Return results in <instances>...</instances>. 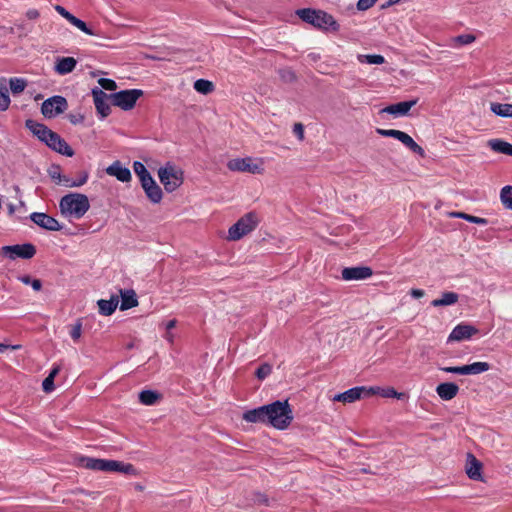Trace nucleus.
<instances>
[{
  "instance_id": "4",
  "label": "nucleus",
  "mask_w": 512,
  "mask_h": 512,
  "mask_svg": "<svg viewBox=\"0 0 512 512\" xmlns=\"http://www.w3.org/2000/svg\"><path fill=\"white\" fill-rule=\"evenodd\" d=\"M297 15L305 22L312 24L314 27L327 29L329 27L336 31L339 25L334 20L333 16L322 11L310 8L299 9Z\"/></svg>"
},
{
  "instance_id": "57",
  "label": "nucleus",
  "mask_w": 512,
  "mask_h": 512,
  "mask_svg": "<svg viewBox=\"0 0 512 512\" xmlns=\"http://www.w3.org/2000/svg\"><path fill=\"white\" fill-rule=\"evenodd\" d=\"M411 296L414 298H421L424 296V291L421 289H412Z\"/></svg>"
},
{
  "instance_id": "63",
  "label": "nucleus",
  "mask_w": 512,
  "mask_h": 512,
  "mask_svg": "<svg viewBox=\"0 0 512 512\" xmlns=\"http://www.w3.org/2000/svg\"><path fill=\"white\" fill-rule=\"evenodd\" d=\"M134 488H135V490H137V491H139V492H142V491H144V489H145V487H144L142 484H140V483H136V484L134 485Z\"/></svg>"
},
{
  "instance_id": "50",
  "label": "nucleus",
  "mask_w": 512,
  "mask_h": 512,
  "mask_svg": "<svg viewBox=\"0 0 512 512\" xmlns=\"http://www.w3.org/2000/svg\"><path fill=\"white\" fill-rule=\"evenodd\" d=\"M55 10L62 16L64 17L67 21H70L71 18L74 16L73 14H71L69 11H67L63 6L61 5H56L55 6Z\"/></svg>"
},
{
  "instance_id": "9",
  "label": "nucleus",
  "mask_w": 512,
  "mask_h": 512,
  "mask_svg": "<svg viewBox=\"0 0 512 512\" xmlns=\"http://www.w3.org/2000/svg\"><path fill=\"white\" fill-rule=\"evenodd\" d=\"M68 102L63 96L55 95L46 99L41 105V112L46 118H55L65 112Z\"/></svg>"
},
{
  "instance_id": "29",
  "label": "nucleus",
  "mask_w": 512,
  "mask_h": 512,
  "mask_svg": "<svg viewBox=\"0 0 512 512\" xmlns=\"http://www.w3.org/2000/svg\"><path fill=\"white\" fill-rule=\"evenodd\" d=\"M458 294L455 292H445L441 298L435 299L431 302L434 307L453 305L458 301Z\"/></svg>"
},
{
  "instance_id": "38",
  "label": "nucleus",
  "mask_w": 512,
  "mask_h": 512,
  "mask_svg": "<svg viewBox=\"0 0 512 512\" xmlns=\"http://www.w3.org/2000/svg\"><path fill=\"white\" fill-rule=\"evenodd\" d=\"M88 180V173L81 172V181H72L67 176L61 175V180L59 182L63 183L66 187H80L84 185Z\"/></svg>"
},
{
  "instance_id": "52",
  "label": "nucleus",
  "mask_w": 512,
  "mask_h": 512,
  "mask_svg": "<svg viewBox=\"0 0 512 512\" xmlns=\"http://www.w3.org/2000/svg\"><path fill=\"white\" fill-rule=\"evenodd\" d=\"M384 397H395L401 399L405 396L404 393H398L394 388H389L383 394Z\"/></svg>"
},
{
  "instance_id": "11",
  "label": "nucleus",
  "mask_w": 512,
  "mask_h": 512,
  "mask_svg": "<svg viewBox=\"0 0 512 512\" xmlns=\"http://www.w3.org/2000/svg\"><path fill=\"white\" fill-rule=\"evenodd\" d=\"M2 255L14 260L16 257L22 259H31L36 254V248L33 244H17L11 246H4L1 249Z\"/></svg>"
},
{
  "instance_id": "16",
  "label": "nucleus",
  "mask_w": 512,
  "mask_h": 512,
  "mask_svg": "<svg viewBox=\"0 0 512 512\" xmlns=\"http://www.w3.org/2000/svg\"><path fill=\"white\" fill-rule=\"evenodd\" d=\"M372 274V269L367 266L347 267L342 270V278L346 281L364 280Z\"/></svg>"
},
{
  "instance_id": "26",
  "label": "nucleus",
  "mask_w": 512,
  "mask_h": 512,
  "mask_svg": "<svg viewBox=\"0 0 512 512\" xmlns=\"http://www.w3.org/2000/svg\"><path fill=\"white\" fill-rule=\"evenodd\" d=\"M121 305L120 310L125 311L138 305L137 295L134 290L120 289Z\"/></svg>"
},
{
  "instance_id": "62",
  "label": "nucleus",
  "mask_w": 512,
  "mask_h": 512,
  "mask_svg": "<svg viewBox=\"0 0 512 512\" xmlns=\"http://www.w3.org/2000/svg\"><path fill=\"white\" fill-rule=\"evenodd\" d=\"M165 338L167 341H169L170 343H173V340H174V335L172 333H170V331H167L166 335H165Z\"/></svg>"
},
{
  "instance_id": "6",
  "label": "nucleus",
  "mask_w": 512,
  "mask_h": 512,
  "mask_svg": "<svg viewBox=\"0 0 512 512\" xmlns=\"http://www.w3.org/2000/svg\"><path fill=\"white\" fill-rule=\"evenodd\" d=\"M257 226V218L254 213H247L241 217L228 230V240L237 241L253 231Z\"/></svg>"
},
{
  "instance_id": "55",
  "label": "nucleus",
  "mask_w": 512,
  "mask_h": 512,
  "mask_svg": "<svg viewBox=\"0 0 512 512\" xmlns=\"http://www.w3.org/2000/svg\"><path fill=\"white\" fill-rule=\"evenodd\" d=\"M49 175L52 179H57L58 181L61 180V174L59 172V168L56 167L53 170L49 171Z\"/></svg>"
},
{
  "instance_id": "10",
  "label": "nucleus",
  "mask_w": 512,
  "mask_h": 512,
  "mask_svg": "<svg viewBox=\"0 0 512 512\" xmlns=\"http://www.w3.org/2000/svg\"><path fill=\"white\" fill-rule=\"evenodd\" d=\"M376 393L375 388H366L365 386H359L351 388L343 393L336 394L333 397V401L342 403H353L363 397H368Z\"/></svg>"
},
{
  "instance_id": "61",
  "label": "nucleus",
  "mask_w": 512,
  "mask_h": 512,
  "mask_svg": "<svg viewBox=\"0 0 512 512\" xmlns=\"http://www.w3.org/2000/svg\"><path fill=\"white\" fill-rule=\"evenodd\" d=\"M60 372V366L57 365L55 366L49 373L48 376H53V379H55V377L58 375V373Z\"/></svg>"
},
{
  "instance_id": "8",
  "label": "nucleus",
  "mask_w": 512,
  "mask_h": 512,
  "mask_svg": "<svg viewBox=\"0 0 512 512\" xmlns=\"http://www.w3.org/2000/svg\"><path fill=\"white\" fill-rule=\"evenodd\" d=\"M376 132L384 137H392L400 141L405 147H407L409 150H411L413 153L419 155L420 157H425V151L424 149L418 145L413 138L408 135L407 133L396 130V129H382L378 128L376 129Z\"/></svg>"
},
{
  "instance_id": "15",
  "label": "nucleus",
  "mask_w": 512,
  "mask_h": 512,
  "mask_svg": "<svg viewBox=\"0 0 512 512\" xmlns=\"http://www.w3.org/2000/svg\"><path fill=\"white\" fill-rule=\"evenodd\" d=\"M30 219L36 225L48 231H60L62 229L60 223L46 213L34 212L30 215Z\"/></svg>"
},
{
  "instance_id": "44",
  "label": "nucleus",
  "mask_w": 512,
  "mask_h": 512,
  "mask_svg": "<svg viewBox=\"0 0 512 512\" xmlns=\"http://www.w3.org/2000/svg\"><path fill=\"white\" fill-rule=\"evenodd\" d=\"M475 36L472 34H462L454 38V42L459 45H468L475 41Z\"/></svg>"
},
{
  "instance_id": "5",
  "label": "nucleus",
  "mask_w": 512,
  "mask_h": 512,
  "mask_svg": "<svg viewBox=\"0 0 512 512\" xmlns=\"http://www.w3.org/2000/svg\"><path fill=\"white\" fill-rule=\"evenodd\" d=\"M183 171L173 163L167 162L158 170V177L168 193L175 191L183 183Z\"/></svg>"
},
{
  "instance_id": "49",
  "label": "nucleus",
  "mask_w": 512,
  "mask_h": 512,
  "mask_svg": "<svg viewBox=\"0 0 512 512\" xmlns=\"http://www.w3.org/2000/svg\"><path fill=\"white\" fill-rule=\"evenodd\" d=\"M293 132L300 141L304 139V126L301 123L294 124Z\"/></svg>"
},
{
  "instance_id": "40",
  "label": "nucleus",
  "mask_w": 512,
  "mask_h": 512,
  "mask_svg": "<svg viewBox=\"0 0 512 512\" xmlns=\"http://www.w3.org/2000/svg\"><path fill=\"white\" fill-rule=\"evenodd\" d=\"M59 142V144H56V148H53L52 150L67 157H72L74 155V150L68 145L65 139L61 137Z\"/></svg>"
},
{
  "instance_id": "45",
  "label": "nucleus",
  "mask_w": 512,
  "mask_h": 512,
  "mask_svg": "<svg viewBox=\"0 0 512 512\" xmlns=\"http://www.w3.org/2000/svg\"><path fill=\"white\" fill-rule=\"evenodd\" d=\"M82 334V321L79 319L77 322L72 326L70 335L74 341H78Z\"/></svg>"
},
{
  "instance_id": "24",
  "label": "nucleus",
  "mask_w": 512,
  "mask_h": 512,
  "mask_svg": "<svg viewBox=\"0 0 512 512\" xmlns=\"http://www.w3.org/2000/svg\"><path fill=\"white\" fill-rule=\"evenodd\" d=\"M77 65V60L74 57H61L57 58L54 70L59 75H66L71 73Z\"/></svg>"
},
{
  "instance_id": "22",
  "label": "nucleus",
  "mask_w": 512,
  "mask_h": 512,
  "mask_svg": "<svg viewBox=\"0 0 512 512\" xmlns=\"http://www.w3.org/2000/svg\"><path fill=\"white\" fill-rule=\"evenodd\" d=\"M267 405L246 411L242 418L250 423H264L267 424Z\"/></svg>"
},
{
  "instance_id": "32",
  "label": "nucleus",
  "mask_w": 512,
  "mask_h": 512,
  "mask_svg": "<svg viewBox=\"0 0 512 512\" xmlns=\"http://www.w3.org/2000/svg\"><path fill=\"white\" fill-rule=\"evenodd\" d=\"M449 217L452 218H461L468 222L479 224V225H486L488 223L487 219L480 218L477 216H473L464 212H450Z\"/></svg>"
},
{
  "instance_id": "31",
  "label": "nucleus",
  "mask_w": 512,
  "mask_h": 512,
  "mask_svg": "<svg viewBox=\"0 0 512 512\" xmlns=\"http://www.w3.org/2000/svg\"><path fill=\"white\" fill-rule=\"evenodd\" d=\"M161 395L152 390H143L139 393V401L144 405H154Z\"/></svg>"
},
{
  "instance_id": "18",
  "label": "nucleus",
  "mask_w": 512,
  "mask_h": 512,
  "mask_svg": "<svg viewBox=\"0 0 512 512\" xmlns=\"http://www.w3.org/2000/svg\"><path fill=\"white\" fill-rule=\"evenodd\" d=\"M141 186L147 196V198L152 203H160L163 197L162 190L160 186L155 182L153 178H150L147 182L144 181L141 183Z\"/></svg>"
},
{
  "instance_id": "2",
  "label": "nucleus",
  "mask_w": 512,
  "mask_h": 512,
  "mask_svg": "<svg viewBox=\"0 0 512 512\" xmlns=\"http://www.w3.org/2000/svg\"><path fill=\"white\" fill-rule=\"evenodd\" d=\"M267 424L272 427L284 430L289 427L293 421V411L288 400L275 401L267 404Z\"/></svg>"
},
{
  "instance_id": "60",
  "label": "nucleus",
  "mask_w": 512,
  "mask_h": 512,
  "mask_svg": "<svg viewBox=\"0 0 512 512\" xmlns=\"http://www.w3.org/2000/svg\"><path fill=\"white\" fill-rule=\"evenodd\" d=\"M176 324H177L176 319H172V320L168 321V322L166 323V329H167V331H170L171 329L175 328Z\"/></svg>"
},
{
  "instance_id": "7",
  "label": "nucleus",
  "mask_w": 512,
  "mask_h": 512,
  "mask_svg": "<svg viewBox=\"0 0 512 512\" xmlns=\"http://www.w3.org/2000/svg\"><path fill=\"white\" fill-rule=\"evenodd\" d=\"M143 96L140 89L121 90L110 95L111 103L124 111H129L135 107L137 100Z\"/></svg>"
},
{
  "instance_id": "64",
  "label": "nucleus",
  "mask_w": 512,
  "mask_h": 512,
  "mask_svg": "<svg viewBox=\"0 0 512 512\" xmlns=\"http://www.w3.org/2000/svg\"><path fill=\"white\" fill-rule=\"evenodd\" d=\"M9 214L12 215L15 212V206L13 204L8 205Z\"/></svg>"
},
{
  "instance_id": "1",
  "label": "nucleus",
  "mask_w": 512,
  "mask_h": 512,
  "mask_svg": "<svg viewBox=\"0 0 512 512\" xmlns=\"http://www.w3.org/2000/svg\"><path fill=\"white\" fill-rule=\"evenodd\" d=\"M81 464L83 467L103 472H119L126 475H139V471L131 463H124L117 460L99 459L92 457H82Z\"/></svg>"
},
{
  "instance_id": "41",
  "label": "nucleus",
  "mask_w": 512,
  "mask_h": 512,
  "mask_svg": "<svg viewBox=\"0 0 512 512\" xmlns=\"http://www.w3.org/2000/svg\"><path fill=\"white\" fill-rule=\"evenodd\" d=\"M69 22L85 34L96 35V33L90 29L84 21L75 16H73Z\"/></svg>"
},
{
  "instance_id": "13",
  "label": "nucleus",
  "mask_w": 512,
  "mask_h": 512,
  "mask_svg": "<svg viewBox=\"0 0 512 512\" xmlns=\"http://www.w3.org/2000/svg\"><path fill=\"white\" fill-rule=\"evenodd\" d=\"M489 369L490 365L487 362H474L464 366H449L441 368V370L444 372L461 375H476L486 372Z\"/></svg>"
},
{
  "instance_id": "34",
  "label": "nucleus",
  "mask_w": 512,
  "mask_h": 512,
  "mask_svg": "<svg viewBox=\"0 0 512 512\" xmlns=\"http://www.w3.org/2000/svg\"><path fill=\"white\" fill-rule=\"evenodd\" d=\"M133 170L135 174L139 177L141 183L144 181L147 182L150 178H152L151 174L146 169L145 165L140 161H135L133 163Z\"/></svg>"
},
{
  "instance_id": "48",
  "label": "nucleus",
  "mask_w": 512,
  "mask_h": 512,
  "mask_svg": "<svg viewBox=\"0 0 512 512\" xmlns=\"http://www.w3.org/2000/svg\"><path fill=\"white\" fill-rule=\"evenodd\" d=\"M377 0H358L357 9L360 11H365L371 8Z\"/></svg>"
},
{
  "instance_id": "51",
  "label": "nucleus",
  "mask_w": 512,
  "mask_h": 512,
  "mask_svg": "<svg viewBox=\"0 0 512 512\" xmlns=\"http://www.w3.org/2000/svg\"><path fill=\"white\" fill-rule=\"evenodd\" d=\"M68 119L69 121L74 124V125H77V124H80L84 121V116L80 113H77V114H69L68 115Z\"/></svg>"
},
{
  "instance_id": "39",
  "label": "nucleus",
  "mask_w": 512,
  "mask_h": 512,
  "mask_svg": "<svg viewBox=\"0 0 512 512\" xmlns=\"http://www.w3.org/2000/svg\"><path fill=\"white\" fill-rule=\"evenodd\" d=\"M9 91L5 84H0V111H5L10 105Z\"/></svg>"
},
{
  "instance_id": "33",
  "label": "nucleus",
  "mask_w": 512,
  "mask_h": 512,
  "mask_svg": "<svg viewBox=\"0 0 512 512\" xmlns=\"http://www.w3.org/2000/svg\"><path fill=\"white\" fill-rule=\"evenodd\" d=\"M194 89L201 94L207 95L214 90V85L209 80L198 79L194 82Z\"/></svg>"
},
{
  "instance_id": "53",
  "label": "nucleus",
  "mask_w": 512,
  "mask_h": 512,
  "mask_svg": "<svg viewBox=\"0 0 512 512\" xmlns=\"http://www.w3.org/2000/svg\"><path fill=\"white\" fill-rule=\"evenodd\" d=\"M40 16V13L37 9H29L27 10L26 12V17L29 19V20H35L37 19L38 17Z\"/></svg>"
},
{
  "instance_id": "30",
  "label": "nucleus",
  "mask_w": 512,
  "mask_h": 512,
  "mask_svg": "<svg viewBox=\"0 0 512 512\" xmlns=\"http://www.w3.org/2000/svg\"><path fill=\"white\" fill-rule=\"evenodd\" d=\"M491 111L500 117H512V104L493 102L490 104Z\"/></svg>"
},
{
  "instance_id": "47",
  "label": "nucleus",
  "mask_w": 512,
  "mask_h": 512,
  "mask_svg": "<svg viewBox=\"0 0 512 512\" xmlns=\"http://www.w3.org/2000/svg\"><path fill=\"white\" fill-rule=\"evenodd\" d=\"M42 388L45 393H50L54 390L53 376H47L42 383Z\"/></svg>"
},
{
  "instance_id": "54",
  "label": "nucleus",
  "mask_w": 512,
  "mask_h": 512,
  "mask_svg": "<svg viewBox=\"0 0 512 512\" xmlns=\"http://www.w3.org/2000/svg\"><path fill=\"white\" fill-rule=\"evenodd\" d=\"M20 348H21V345H6L3 343H0V353L4 352L7 349L18 350Z\"/></svg>"
},
{
  "instance_id": "14",
  "label": "nucleus",
  "mask_w": 512,
  "mask_h": 512,
  "mask_svg": "<svg viewBox=\"0 0 512 512\" xmlns=\"http://www.w3.org/2000/svg\"><path fill=\"white\" fill-rule=\"evenodd\" d=\"M92 95L98 114H100L102 118L107 117L111 113V108L108 103L110 95H107L102 89L97 87L92 90Z\"/></svg>"
},
{
  "instance_id": "42",
  "label": "nucleus",
  "mask_w": 512,
  "mask_h": 512,
  "mask_svg": "<svg viewBox=\"0 0 512 512\" xmlns=\"http://www.w3.org/2000/svg\"><path fill=\"white\" fill-rule=\"evenodd\" d=\"M272 372V366L268 363L262 364L257 370H256V377L259 380L265 379L268 375H270Z\"/></svg>"
},
{
  "instance_id": "28",
  "label": "nucleus",
  "mask_w": 512,
  "mask_h": 512,
  "mask_svg": "<svg viewBox=\"0 0 512 512\" xmlns=\"http://www.w3.org/2000/svg\"><path fill=\"white\" fill-rule=\"evenodd\" d=\"M488 146L494 152L512 156V144H510L504 140L491 139L488 141Z\"/></svg>"
},
{
  "instance_id": "25",
  "label": "nucleus",
  "mask_w": 512,
  "mask_h": 512,
  "mask_svg": "<svg viewBox=\"0 0 512 512\" xmlns=\"http://www.w3.org/2000/svg\"><path fill=\"white\" fill-rule=\"evenodd\" d=\"M25 126L33 133L34 136H36L42 142L46 140V138L48 137V133L52 131L46 125L38 123L32 119L26 120Z\"/></svg>"
},
{
  "instance_id": "3",
  "label": "nucleus",
  "mask_w": 512,
  "mask_h": 512,
  "mask_svg": "<svg viewBox=\"0 0 512 512\" xmlns=\"http://www.w3.org/2000/svg\"><path fill=\"white\" fill-rule=\"evenodd\" d=\"M90 208L89 199L85 194L69 193L59 202V209L63 216L82 218Z\"/></svg>"
},
{
  "instance_id": "58",
  "label": "nucleus",
  "mask_w": 512,
  "mask_h": 512,
  "mask_svg": "<svg viewBox=\"0 0 512 512\" xmlns=\"http://www.w3.org/2000/svg\"><path fill=\"white\" fill-rule=\"evenodd\" d=\"M19 280L25 285H31V282L33 281L29 275L20 276Z\"/></svg>"
},
{
  "instance_id": "12",
  "label": "nucleus",
  "mask_w": 512,
  "mask_h": 512,
  "mask_svg": "<svg viewBox=\"0 0 512 512\" xmlns=\"http://www.w3.org/2000/svg\"><path fill=\"white\" fill-rule=\"evenodd\" d=\"M227 167L230 171L249 172L252 174H262L264 170L261 165L254 163L250 157L232 159L227 163Z\"/></svg>"
},
{
  "instance_id": "36",
  "label": "nucleus",
  "mask_w": 512,
  "mask_h": 512,
  "mask_svg": "<svg viewBox=\"0 0 512 512\" xmlns=\"http://www.w3.org/2000/svg\"><path fill=\"white\" fill-rule=\"evenodd\" d=\"M9 85L12 93L14 95L20 94L23 92L27 86V81L23 78H11L9 80Z\"/></svg>"
},
{
  "instance_id": "20",
  "label": "nucleus",
  "mask_w": 512,
  "mask_h": 512,
  "mask_svg": "<svg viewBox=\"0 0 512 512\" xmlns=\"http://www.w3.org/2000/svg\"><path fill=\"white\" fill-rule=\"evenodd\" d=\"M482 463L471 453L467 454L466 474L472 480H482Z\"/></svg>"
},
{
  "instance_id": "27",
  "label": "nucleus",
  "mask_w": 512,
  "mask_h": 512,
  "mask_svg": "<svg viewBox=\"0 0 512 512\" xmlns=\"http://www.w3.org/2000/svg\"><path fill=\"white\" fill-rule=\"evenodd\" d=\"M119 303L118 296H111L109 300L100 299L97 302L100 314L104 316L111 315L117 308Z\"/></svg>"
},
{
  "instance_id": "19",
  "label": "nucleus",
  "mask_w": 512,
  "mask_h": 512,
  "mask_svg": "<svg viewBox=\"0 0 512 512\" xmlns=\"http://www.w3.org/2000/svg\"><path fill=\"white\" fill-rule=\"evenodd\" d=\"M418 102V99H413L410 101L398 102L396 104L389 105L382 109V113H388L394 116H405L408 114L410 109L415 106Z\"/></svg>"
},
{
  "instance_id": "37",
  "label": "nucleus",
  "mask_w": 512,
  "mask_h": 512,
  "mask_svg": "<svg viewBox=\"0 0 512 512\" xmlns=\"http://www.w3.org/2000/svg\"><path fill=\"white\" fill-rule=\"evenodd\" d=\"M358 61L360 63H367V64H376L380 65L385 62V58L382 55L373 54V55H358Z\"/></svg>"
},
{
  "instance_id": "21",
  "label": "nucleus",
  "mask_w": 512,
  "mask_h": 512,
  "mask_svg": "<svg viewBox=\"0 0 512 512\" xmlns=\"http://www.w3.org/2000/svg\"><path fill=\"white\" fill-rule=\"evenodd\" d=\"M106 173L110 176L116 177L121 182H128L131 180L130 170L122 166L120 161H115L108 166L106 168Z\"/></svg>"
},
{
  "instance_id": "43",
  "label": "nucleus",
  "mask_w": 512,
  "mask_h": 512,
  "mask_svg": "<svg viewBox=\"0 0 512 512\" xmlns=\"http://www.w3.org/2000/svg\"><path fill=\"white\" fill-rule=\"evenodd\" d=\"M61 138V136L59 134H57L56 132L54 131H51L50 133H48V137L46 138V140L44 141V143L50 148V149H53V148H56V144H59V139Z\"/></svg>"
},
{
  "instance_id": "59",
  "label": "nucleus",
  "mask_w": 512,
  "mask_h": 512,
  "mask_svg": "<svg viewBox=\"0 0 512 512\" xmlns=\"http://www.w3.org/2000/svg\"><path fill=\"white\" fill-rule=\"evenodd\" d=\"M401 0H388L386 3H383L381 5V9H386V8H389L395 4H397L398 2H400Z\"/></svg>"
},
{
  "instance_id": "46",
  "label": "nucleus",
  "mask_w": 512,
  "mask_h": 512,
  "mask_svg": "<svg viewBox=\"0 0 512 512\" xmlns=\"http://www.w3.org/2000/svg\"><path fill=\"white\" fill-rule=\"evenodd\" d=\"M98 83L105 90L114 91L117 88L116 82L112 79L100 78Z\"/></svg>"
},
{
  "instance_id": "17",
  "label": "nucleus",
  "mask_w": 512,
  "mask_h": 512,
  "mask_svg": "<svg viewBox=\"0 0 512 512\" xmlns=\"http://www.w3.org/2000/svg\"><path fill=\"white\" fill-rule=\"evenodd\" d=\"M477 333L478 329L476 327L468 324H459L450 333L448 341H462L470 339Z\"/></svg>"
},
{
  "instance_id": "35",
  "label": "nucleus",
  "mask_w": 512,
  "mask_h": 512,
  "mask_svg": "<svg viewBox=\"0 0 512 512\" xmlns=\"http://www.w3.org/2000/svg\"><path fill=\"white\" fill-rule=\"evenodd\" d=\"M500 199L505 208L512 210V186L507 185L501 189Z\"/></svg>"
},
{
  "instance_id": "56",
  "label": "nucleus",
  "mask_w": 512,
  "mask_h": 512,
  "mask_svg": "<svg viewBox=\"0 0 512 512\" xmlns=\"http://www.w3.org/2000/svg\"><path fill=\"white\" fill-rule=\"evenodd\" d=\"M31 286L35 291H40L42 288V282L39 279H33Z\"/></svg>"
},
{
  "instance_id": "23",
  "label": "nucleus",
  "mask_w": 512,
  "mask_h": 512,
  "mask_svg": "<svg viewBox=\"0 0 512 512\" xmlns=\"http://www.w3.org/2000/svg\"><path fill=\"white\" fill-rule=\"evenodd\" d=\"M436 392L442 400L449 401L456 397L459 386L452 382H444L436 387Z\"/></svg>"
}]
</instances>
